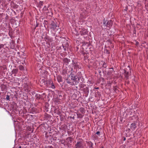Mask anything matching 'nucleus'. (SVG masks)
I'll return each mask as SVG.
<instances>
[{
  "label": "nucleus",
  "mask_w": 148,
  "mask_h": 148,
  "mask_svg": "<svg viewBox=\"0 0 148 148\" xmlns=\"http://www.w3.org/2000/svg\"><path fill=\"white\" fill-rule=\"evenodd\" d=\"M110 69H113V68H110Z\"/></svg>",
  "instance_id": "obj_44"
},
{
  "label": "nucleus",
  "mask_w": 148,
  "mask_h": 148,
  "mask_svg": "<svg viewBox=\"0 0 148 148\" xmlns=\"http://www.w3.org/2000/svg\"><path fill=\"white\" fill-rule=\"evenodd\" d=\"M21 148V146H19V148Z\"/></svg>",
  "instance_id": "obj_42"
},
{
  "label": "nucleus",
  "mask_w": 148,
  "mask_h": 148,
  "mask_svg": "<svg viewBox=\"0 0 148 148\" xmlns=\"http://www.w3.org/2000/svg\"><path fill=\"white\" fill-rule=\"evenodd\" d=\"M87 143L89 148H93V143L90 141H89L87 142Z\"/></svg>",
  "instance_id": "obj_8"
},
{
  "label": "nucleus",
  "mask_w": 148,
  "mask_h": 148,
  "mask_svg": "<svg viewBox=\"0 0 148 148\" xmlns=\"http://www.w3.org/2000/svg\"><path fill=\"white\" fill-rule=\"evenodd\" d=\"M125 76L127 80L128 78L129 77V72H127L126 71L124 70Z\"/></svg>",
  "instance_id": "obj_12"
},
{
  "label": "nucleus",
  "mask_w": 148,
  "mask_h": 148,
  "mask_svg": "<svg viewBox=\"0 0 148 148\" xmlns=\"http://www.w3.org/2000/svg\"><path fill=\"white\" fill-rule=\"evenodd\" d=\"M88 31L84 28H82L80 31V33L81 35H84L87 34Z\"/></svg>",
  "instance_id": "obj_4"
},
{
  "label": "nucleus",
  "mask_w": 148,
  "mask_h": 148,
  "mask_svg": "<svg viewBox=\"0 0 148 148\" xmlns=\"http://www.w3.org/2000/svg\"><path fill=\"white\" fill-rule=\"evenodd\" d=\"M96 89H99V87H97L95 88Z\"/></svg>",
  "instance_id": "obj_39"
},
{
  "label": "nucleus",
  "mask_w": 148,
  "mask_h": 148,
  "mask_svg": "<svg viewBox=\"0 0 148 148\" xmlns=\"http://www.w3.org/2000/svg\"><path fill=\"white\" fill-rule=\"evenodd\" d=\"M10 48H12V49H13V47H10Z\"/></svg>",
  "instance_id": "obj_41"
},
{
  "label": "nucleus",
  "mask_w": 148,
  "mask_h": 148,
  "mask_svg": "<svg viewBox=\"0 0 148 148\" xmlns=\"http://www.w3.org/2000/svg\"><path fill=\"white\" fill-rule=\"evenodd\" d=\"M75 148H84V146L83 141L80 140L77 141L75 145Z\"/></svg>",
  "instance_id": "obj_3"
},
{
  "label": "nucleus",
  "mask_w": 148,
  "mask_h": 148,
  "mask_svg": "<svg viewBox=\"0 0 148 148\" xmlns=\"http://www.w3.org/2000/svg\"><path fill=\"white\" fill-rule=\"evenodd\" d=\"M66 140L68 141L69 143H71L72 141V138L71 137H69L66 138Z\"/></svg>",
  "instance_id": "obj_16"
},
{
  "label": "nucleus",
  "mask_w": 148,
  "mask_h": 148,
  "mask_svg": "<svg viewBox=\"0 0 148 148\" xmlns=\"http://www.w3.org/2000/svg\"><path fill=\"white\" fill-rule=\"evenodd\" d=\"M76 73L71 72L70 75L71 76V79L73 81L75 85L77 84L79 82L80 79V76L81 75H78L79 76L78 77L75 74Z\"/></svg>",
  "instance_id": "obj_2"
},
{
  "label": "nucleus",
  "mask_w": 148,
  "mask_h": 148,
  "mask_svg": "<svg viewBox=\"0 0 148 148\" xmlns=\"http://www.w3.org/2000/svg\"><path fill=\"white\" fill-rule=\"evenodd\" d=\"M51 88H55V86L53 85H52Z\"/></svg>",
  "instance_id": "obj_33"
},
{
  "label": "nucleus",
  "mask_w": 148,
  "mask_h": 148,
  "mask_svg": "<svg viewBox=\"0 0 148 148\" xmlns=\"http://www.w3.org/2000/svg\"><path fill=\"white\" fill-rule=\"evenodd\" d=\"M44 39H45V41H46V40H48V37H47V35L46 34V35L45 36L44 38Z\"/></svg>",
  "instance_id": "obj_24"
},
{
  "label": "nucleus",
  "mask_w": 148,
  "mask_h": 148,
  "mask_svg": "<svg viewBox=\"0 0 148 148\" xmlns=\"http://www.w3.org/2000/svg\"><path fill=\"white\" fill-rule=\"evenodd\" d=\"M50 11H48L47 12V14L49 16H52L53 15V13L52 12V11L51 10H49Z\"/></svg>",
  "instance_id": "obj_15"
},
{
  "label": "nucleus",
  "mask_w": 148,
  "mask_h": 148,
  "mask_svg": "<svg viewBox=\"0 0 148 148\" xmlns=\"http://www.w3.org/2000/svg\"><path fill=\"white\" fill-rule=\"evenodd\" d=\"M72 63L71 65L69 66L70 70L71 72L76 73L77 69H80L79 67V63L76 62H74L72 60Z\"/></svg>",
  "instance_id": "obj_1"
},
{
  "label": "nucleus",
  "mask_w": 148,
  "mask_h": 148,
  "mask_svg": "<svg viewBox=\"0 0 148 148\" xmlns=\"http://www.w3.org/2000/svg\"><path fill=\"white\" fill-rule=\"evenodd\" d=\"M41 81L43 83H44V84H45V83H46V80L45 79H42Z\"/></svg>",
  "instance_id": "obj_29"
},
{
  "label": "nucleus",
  "mask_w": 148,
  "mask_h": 148,
  "mask_svg": "<svg viewBox=\"0 0 148 148\" xmlns=\"http://www.w3.org/2000/svg\"><path fill=\"white\" fill-rule=\"evenodd\" d=\"M43 10L44 11H46L47 10H49L48 9V8H47L46 6L45 5L44 8H43Z\"/></svg>",
  "instance_id": "obj_20"
},
{
  "label": "nucleus",
  "mask_w": 148,
  "mask_h": 148,
  "mask_svg": "<svg viewBox=\"0 0 148 148\" xmlns=\"http://www.w3.org/2000/svg\"><path fill=\"white\" fill-rule=\"evenodd\" d=\"M40 4H41V5H42L43 4V1H40Z\"/></svg>",
  "instance_id": "obj_30"
},
{
  "label": "nucleus",
  "mask_w": 148,
  "mask_h": 148,
  "mask_svg": "<svg viewBox=\"0 0 148 148\" xmlns=\"http://www.w3.org/2000/svg\"><path fill=\"white\" fill-rule=\"evenodd\" d=\"M48 104H47L46 105V106H48Z\"/></svg>",
  "instance_id": "obj_43"
},
{
  "label": "nucleus",
  "mask_w": 148,
  "mask_h": 148,
  "mask_svg": "<svg viewBox=\"0 0 148 148\" xmlns=\"http://www.w3.org/2000/svg\"><path fill=\"white\" fill-rule=\"evenodd\" d=\"M87 55V54H86V53H84V57H86V55Z\"/></svg>",
  "instance_id": "obj_34"
},
{
  "label": "nucleus",
  "mask_w": 148,
  "mask_h": 148,
  "mask_svg": "<svg viewBox=\"0 0 148 148\" xmlns=\"http://www.w3.org/2000/svg\"><path fill=\"white\" fill-rule=\"evenodd\" d=\"M99 74H100L101 73V71H99Z\"/></svg>",
  "instance_id": "obj_35"
},
{
  "label": "nucleus",
  "mask_w": 148,
  "mask_h": 148,
  "mask_svg": "<svg viewBox=\"0 0 148 148\" xmlns=\"http://www.w3.org/2000/svg\"><path fill=\"white\" fill-rule=\"evenodd\" d=\"M63 45H64L66 47H68L69 44V43L67 42H66L65 43L62 44Z\"/></svg>",
  "instance_id": "obj_19"
},
{
  "label": "nucleus",
  "mask_w": 148,
  "mask_h": 148,
  "mask_svg": "<svg viewBox=\"0 0 148 148\" xmlns=\"http://www.w3.org/2000/svg\"><path fill=\"white\" fill-rule=\"evenodd\" d=\"M102 66L103 67L106 68L107 67L106 63L105 62H103V65H102Z\"/></svg>",
  "instance_id": "obj_21"
},
{
  "label": "nucleus",
  "mask_w": 148,
  "mask_h": 148,
  "mask_svg": "<svg viewBox=\"0 0 148 148\" xmlns=\"http://www.w3.org/2000/svg\"><path fill=\"white\" fill-rule=\"evenodd\" d=\"M1 0H0V3H1Z\"/></svg>",
  "instance_id": "obj_45"
},
{
  "label": "nucleus",
  "mask_w": 148,
  "mask_h": 148,
  "mask_svg": "<svg viewBox=\"0 0 148 148\" xmlns=\"http://www.w3.org/2000/svg\"><path fill=\"white\" fill-rule=\"evenodd\" d=\"M70 71L69 70L67 69V68H66L63 70L62 73L63 74L68 73L70 72Z\"/></svg>",
  "instance_id": "obj_10"
},
{
  "label": "nucleus",
  "mask_w": 148,
  "mask_h": 148,
  "mask_svg": "<svg viewBox=\"0 0 148 148\" xmlns=\"http://www.w3.org/2000/svg\"><path fill=\"white\" fill-rule=\"evenodd\" d=\"M6 99L7 100H10V97L9 95H6Z\"/></svg>",
  "instance_id": "obj_25"
},
{
  "label": "nucleus",
  "mask_w": 148,
  "mask_h": 148,
  "mask_svg": "<svg viewBox=\"0 0 148 148\" xmlns=\"http://www.w3.org/2000/svg\"><path fill=\"white\" fill-rule=\"evenodd\" d=\"M125 139H126L125 138H124V140H125Z\"/></svg>",
  "instance_id": "obj_40"
},
{
  "label": "nucleus",
  "mask_w": 148,
  "mask_h": 148,
  "mask_svg": "<svg viewBox=\"0 0 148 148\" xmlns=\"http://www.w3.org/2000/svg\"><path fill=\"white\" fill-rule=\"evenodd\" d=\"M35 97L37 99H39L41 98L40 95L38 94H36L35 95Z\"/></svg>",
  "instance_id": "obj_17"
},
{
  "label": "nucleus",
  "mask_w": 148,
  "mask_h": 148,
  "mask_svg": "<svg viewBox=\"0 0 148 148\" xmlns=\"http://www.w3.org/2000/svg\"><path fill=\"white\" fill-rule=\"evenodd\" d=\"M19 69L21 71H23L24 70V67L22 65H20L19 67Z\"/></svg>",
  "instance_id": "obj_18"
},
{
  "label": "nucleus",
  "mask_w": 148,
  "mask_h": 148,
  "mask_svg": "<svg viewBox=\"0 0 148 148\" xmlns=\"http://www.w3.org/2000/svg\"><path fill=\"white\" fill-rule=\"evenodd\" d=\"M62 46L63 47V48L64 49V51H66V50L68 49V47H66L65 46H64V45H62Z\"/></svg>",
  "instance_id": "obj_22"
},
{
  "label": "nucleus",
  "mask_w": 148,
  "mask_h": 148,
  "mask_svg": "<svg viewBox=\"0 0 148 148\" xmlns=\"http://www.w3.org/2000/svg\"><path fill=\"white\" fill-rule=\"evenodd\" d=\"M51 25L52 26V27L53 29H55L56 28L57 25L54 21H52L51 23Z\"/></svg>",
  "instance_id": "obj_11"
},
{
  "label": "nucleus",
  "mask_w": 148,
  "mask_h": 148,
  "mask_svg": "<svg viewBox=\"0 0 148 148\" xmlns=\"http://www.w3.org/2000/svg\"><path fill=\"white\" fill-rule=\"evenodd\" d=\"M80 111L82 113L84 112V110L83 108H81L80 109Z\"/></svg>",
  "instance_id": "obj_23"
},
{
  "label": "nucleus",
  "mask_w": 148,
  "mask_h": 148,
  "mask_svg": "<svg viewBox=\"0 0 148 148\" xmlns=\"http://www.w3.org/2000/svg\"><path fill=\"white\" fill-rule=\"evenodd\" d=\"M18 71V69H13L12 71V74L14 75V76H15L16 75Z\"/></svg>",
  "instance_id": "obj_9"
},
{
  "label": "nucleus",
  "mask_w": 148,
  "mask_h": 148,
  "mask_svg": "<svg viewBox=\"0 0 148 148\" xmlns=\"http://www.w3.org/2000/svg\"><path fill=\"white\" fill-rule=\"evenodd\" d=\"M108 83L109 85H110L111 84V83L110 82H108Z\"/></svg>",
  "instance_id": "obj_36"
},
{
  "label": "nucleus",
  "mask_w": 148,
  "mask_h": 148,
  "mask_svg": "<svg viewBox=\"0 0 148 148\" xmlns=\"http://www.w3.org/2000/svg\"><path fill=\"white\" fill-rule=\"evenodd\" d=\"M81 73V72H78V74H80Z\"/></svg>",
  "instance_id": "obj_38"
},
{
  "label": "nucleus",
  "mask_w": 148,
  "mask_h": 148,
  "mask_svg": "<svg viewBox=\"0 0 148 148\" xmlns=\"http://www.w3.org/2000/svg\"><path fill=\"white\" fill-rule=\"evenodd\" d=\"M4 45H3V44H1L0 45V49L1 48H2L3 47H4Z\"/></svg>",
  "instance_id": "obj_28"
},
{
  "label": "nucleus",
  "mask_w": 148,
  "mask_h": 148,
  "mask_svg": "<svg viewBox=\"0 0 148 148\" xmlns=\"http://www.w3.org/2000/svg\"><path fill=\"white\" fill-rule=\"evenodd\" d=\"M136 127V124L135 123H133L131 124L130 128L132 130L134 131L135 130Z\"/></svg>",
  "instance_id": "obj_6"
},
{
  "label": "nucleus",
  "mask_w": 148,
  "mask_h": 148,
  "mask_svg": "<svg viewBox=\"0 0 148 148\" xmlns=\"http://www.w3.org/2000/svg\"><path fill=\"white\" fill-rule=\"evenodd\" d=\"M66 82L68 84H70V85H75V84L73 83L74 82H73L71 79L70 80L69 78H67L66 79Z\"/></svg>",
  "instance_id": "obj_7"
},
{
  "label": "nucleus",
  "mask_w": 148,
  "mask_h": 148,
  "mask_svg": "<svg viewBox=\"0 0 148 148\" xmlns=\"http://www.w3.org/2000/svg\"><path fill=\"white\" fill-rule=\"evenodd\" d=\"M106 22H103V24L104 25H106Z\"/></svg>",
  "instance_id": "obj_37"
},
{
  "label": "nucleus",
  "mask_w": 148,
  "mask_h": 148,
  "mask_svg": "<svg viewBox=\"0 0 148 148\" xmlns=\"http://www.w3.org/2000/svg\"><path fill=\"white\" fill-rule=\"evenodd\" d=\"M61 143L62 144H64V143L65 142V140L64 139H62L61 140Z\"/></svg>",
  "instance_id": "obj_27"
},
{
  "label": "nucleus",
  "mask_w": 148,
  "mask_h": 148,
  "mask_svg": "<svg viewBox=\"0 0 148 148\" xmlns=\"http://www.w3.org/2000/svg\"><path fill=\"white\" fill-rule=\"evenodd\" d=\"M63 62H64V64H65L67 66L69 64V62H70V60L68 59L67 58H65L63 59Z\"/></svg>",
  "instance_id": "obj_5"
},
{
  "label": "nucleus",
  "mask_w": 148,
  "mask_h": 148,
  "mask_svg": "<svg viewBox=\"0 0 148 148\" xmlns=\"http://www.w3.org/2000/svg\"><path fill=\"white\" fill-rule=\"evenodd\" d=\"M127 6L125 7V9H124V10L127 11Z\"/></svg>",
  "instance_id": "obj_32"
},
{
  "label": "nucleus",
  "mask_w": 148,
  "mask_h": 148,
  "mask_svg": "<svg viewBox=\"0 0 148 148\" xmlns=\"http://www.w3.org/2000/svg\"><path fill=\"white\" fill-rule=\"evenodd\" d=\"M112 25V21H108L106 24V26H107L108 27H110V26H111Z\"/></svg>",
  "instance_id": "obj_13"
},
{
  "label": "nucleus",
  "mask_w": 148,
  "mask_h": 148,
  "mask_svg": "<svg viewBox=\"0 0 148 148\" xmlns=\"http://www.w3.org/2000/svg\"><path fill=\"white\" fill-rule=\"evenodd\" d=\"M58 81V82H60L62 81V77L60 76H58L57 77Z\"/></svg>",
  "instance_id": "obj_14"
},
{
  "label": "nucleus",
  "mask_w": 148,
  "mask_h": 148,
  "mask_svg": "<svg viewBox=\"0 0 148 148\" xmlns=\"http://www.w3.org/2000/svg\"><path fill=\"white\" fill-rule=\"evenodd\" d=\"M100 132L99 131H97L96 132V134L99 135L100 134Z\"/></svg>",
  "instance_id": "obj_31"
},
{
  "label": "nucleus",
  "mask_w": 148,
  "mask_h": 148,
  "mask_svg": "<svg viewBox=\"0 0 148 148\" xmlns=\"http://www.w3.org/2000/svg\"><path fill=\"white\" fill-rule=\"evenodd\" d=\"M105 52H106V53L107 54H109L110 53H109V51L108 50H107V49H105Z\"/></svg>",
  "instance_id": "obj_26"
}]
</instances>
